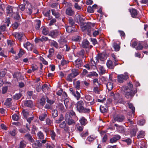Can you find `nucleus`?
<instances>
[{
    "label": "nucleus",
    "mask_w": 148,
    "mask_h": 148,
    "mask_svg": "<svg viewBox=\"0 0 148 148\" xmlns=\"http://www.w3.org/2000/svg\"><path fill=\"white\" fill-rule=\"evenodd\" d=\"M133 87V85L130 82H129L127 83L125 86L123 88L125 92V96L127 99H131L137 92L134 90Z\"/></svg>",
    "instance_id": "f257e3e1"
},
{
    "label": "nucleus",
    "mask_w": 148,
    "mask_h": 148,
    "mask_svg": "<svg viewBox=\"0 0 148 148\" xmlns=\"http://www.w3.org/2000/svg\"><path fill=\"white\" fill-rule=\"evenodd\" d=\"M83 102L80 100L77 102L76 104L77 110L80 113H89L90 112V109L88 108H85L84 106Z\"/></svg>",
    "instance_id": "f03ea898"
},
{
    "label": "nucleus",
    "mask_w": 148,
    "mask_h": 148,
    "mask_svg": "<svg viewBox=\"0 0 148 148\" xmlns=\"http://www.w3.org/2000/svg\"><path fill=\"white\" fill-rule=\"evenodd\" d=\"M71 71V73L69 74L66 77V80L69 82H72L73 79L76 77L79 74L77 71L75 69H72Z\"/></svg>",
    "instance_id": "7ed1b4c3"
},
{
    "label": "nucleus",
    "mask_w": 148,
    "mask_h": 148,
    "mask_svg": "<svg viewBox=\"0 0 148 148\" xmlns=\"http://www.w3.org/2000/svg\"><path fill=\"white\" fill-rule=\"evenodd\" d=\"M13 35L17 40H18L20 42L22 41L24 39L26 38L24 33L23 32L14 33Z\"/></svg>",
    "instance_id": "20e7f679"
},
{
    "label": "nucleus",
    "mask_w": 148,
    "mask_h": 148,
    "mask_svg": "<svg viewBox=\"0 0 148 148\" xmlns=\"http://www.w3.org/2000/svg\"><path fill=\"white\" fill-rule=\"evenodd\" d=\"M117 78L118 82L120 83H122L128 79V73H125L123 74L118 75Z\"/></svg>",
    "instance_id": "39448f33"
},
{
    "label": "nucleus",
    "mask_w": 148,
    "mask_h": 148,
    "mask_svg": "<svg viewBox=\"0 0 148 148\" xmlns=\"http://www.w3.org/2000/svg\"><path fill=\"white\" fill-rule=\"evenodd\" d=\"M85 98L87 101H92L91 102H86L85 101V103L86 104H88V106H90L93 105L95 103L94 99L92 97L89 95H86L85 96Z\"/></svg>",
    "instance_id": "423d86ee"
},
{
    "label": "nucleus",
    "mask_w": 148,
    "mask_h": 148,
    "mask_svg": "<svg viewBox=\"0 0 148 148\" xmlns=\"http://www.w3.org/2000/svg\"><path fill=\"white\" fill-rule=\"evenodd\" d=\"M125 119L124 116L122 114H117L114 116V120L118 122H122Z\"/></svg>",
    "instance_id": "0eeeda50"
},
{
    "label": "nucleus",
    "mask_w": 148,
    "mask_h": 148,
    "mask_svg": "<svg viewBox=\"0 0 148 148\" xmlns=\"http://www.w3.org/2000/svg\"><path fill=\"white\" fill-rule=\"evenodd\" d=\"M70 91L71 93L76 98L77 100H79L80 97V95L79 92L77 91L75 92L72 88H70Z\"/></svg>",
    "instance_id": "6e6552de"
},
{
    "label": "nucleus",
    "mask_w": 148,
    "mask_h": 148,
    "mask_svg": "<svg viewBox=\"0 0 148 148\" xmlns=\"http://www.w3.org/2000/svg\"><path fill=\"white\" fill-rule=\"evenodd\" d=\"M117 65V64L116 63H114V65L112 61L110 60H108L106 63L107 67L110 69H113L114 66Z\"/></svg>",
    "instance_id": "1a4fd4ad"
},
{
    "label": "nucleus",
    "mask_w": 148,
    "mask_h": 148,
    "mask_svg": "<svg viewBox=\"0 0 148 148\" xmlns=\"http://www.w3.org/2000/svg\"><path fill=\"white\" fill-rule=\"evenodd\" d=\"M58 34V32L57 30H54L50 32L49 33V36L52 38H55L57 36Z\"/></svg>",
    "instance_id": "9d476101"
},
{
    "label": "nucleus",
    "mask_w": 148,
    "mask_h": 148,
    "mask_svg": "<svg viewBox=\"0 0 148 148\" xmlns=\"http://www.w3.org/2000/svg\"><path fill=\"white\" fill-rule=\"evenodd\" d=\"M24 47L26 48L28 51H32L33 45L29 42H27L23 45Z\"/></svg>",
    "instance_id": "9b49d317"
},
{
    "label": "nucleus",
    "mask_w": 148,
    "mask_h": 148,
    "mask_svg": "<svg viewBox=\"0 0 148 148\" xmlns=\"http://www.w3.org/2000/svg\"><path fill=\"white\" fill-rule=\"evenodd\" d=\"M121 138V136L118 135H115L113 136L110 140V142L113 143L116 142Z\"/></svg>",
    "instance_id": "f8f14e48"
},
{
    "label": "nucleus",
    "mask_w": 148,
    "mask_h": 148,
    "mask_svg": "<svg viewBox=\"0 0 148 148\" xmlns=\"http://www.w3.org/2000/svg\"><path fill=\"white\" fill-rule=\"evenodd\" d=\"M32 147L34 148H40L42 146V144L39 141H36L32 144Z\"/></svg>",
    "instance_id": "ddd939ff"
},
{
    "label": "nucleus",
    "mask_w": 148,
    "mask_h": 148,
    "mask_svg": "<svg viewBox=\"0 0 148 148\" xmlns=\"http://www.w3.org/2000/svg\"><path fill=\"white\" fill-rule=\"evenodd\" d=\"M65 121L69 125H72L75 123V122L73 119L68 117H65Z\"/></svg>",
    "instance_id": "4468645a"
},
{
    "label": "nucleus",
    "mask_w": 148,
    "mask_h": 148,
    "mask_svg": "<svg viewBox=\"0 0 148 148\" xmlns=\"http://www.w3.org/2000/svg\"><path fill=\"white\" fill-rule=\"evenodd\" d=\"M75 64L76 67L78 68L82 65V61L80 59H77L75 61Z\"/></svg>",
    "instance_id": "2eb2a0df"
},
{
    "label": "nucleus",
    "mask_w": 148,
    "mask_h": 148,
    "mask_svg": "<svg viewBox=\"0 0 148 148\" xmlns=\"http://www.w3.org/2000/svg\"><path fill=\"white\" fill-rule=\"evenodd\" d=\"M59 126L61 128L64 129V130L65 131H67L69 130V127L67 126H66V123L64 121L60 123Z\"/></svg>",
    "instance_id": "dca6fc26"
},
{
    "label": "nucleus",
    "mask_w": 148,
    "mask_h": 148,
    "mask_svg": "<svg viewBox=\"0 0 148 148\" xmlns=\"http://www.w3.org/2000/svg\"><path fill=\"white\" fill-rule=\"evenodd\" d=\"M64 102L65 107L66 108L69 106L70 108H71V106H72V103L70 102L69 99L67 98L65 99Z\"/></svg>",
    "instance_id": "f3484780"
},
{
    "label": "nucleus",
    "mask_w": 148,
    "mask_h": 148,
    "mask_svg": "<svg viewBox=\"0 0 148 148\" xmlns=\"http://www.w3.org/2000/svg\"><path fill=\"white\" fill-rule=\"evenodd\" d=\"M75 113L73 110H71L67 112L65 115V117L71 118L72 117L75 116Z\"/></svg>",
    "instance_id": "a211bd4d"
},
{
    "label": "nucleus",
    "mask_w": 148,
    "mask_h": 148,
    "mask_svg": "<svg viewBox=\"0 0 148 148\" xmlns=\"http://www.w3.org/2000/svg\"><path fill=\"white\" fill-rule=\"evenodd\" d=\"M114 126L118 127L117 130L119 132L121 133H123L125 131V129L123 126H119L118 125L116 124H115Z\"/></svg>",
    "instance_id": "6ab92c4d"
},
{
    "label": "nucleus",
    "mask_w": 148,
    "mask_h": 148,
    "mask_svg": "<svg viewBox=\"0 0 148 148\" xmlns=\"http://www.w3.org/2000/svg\"><path fill=\"white\" fill-rule=\"evenodd\" d=\"M66 12L67 15L70 16H72L74 14V11L70 8H69L66 9Z\"/></svg>",
    "instance_id": "aec40b11"
},
{
    "label": "nucleus",
    "mask_w": 148,
    "mask_h": 148,
    "mask_svg": "<svg viewBox=\"0 0 148 148\" xmlns=\"http://www.w3.org/2000/svg\"><path fill=\"white\" fill-rule=\"evenodd\" d=\"M24 104L25 106L29 107H32L33 106L32 101L31 100H27L25 101Z\"/></svg>",
    "instance_id": "412c9836"
},
{
    "label": "nucleus",
    "mask_w": 148,
    "mask_h": 148,
    "mask_svg": "<svg viewBox=\"0 0 148 148\" xmlns=\"http://www.w3.org/2000/svg\"><path fill=\"white\" fill-rule=\"evenodd\" d=\"M130 12L132 17L136 18L137 16L138 13L136 10L132 9L130 10Z\"/></svg>",
    "instance_id": "4be33fe9"
},
{
    "label": "nucleus",
    "mask_w": 148,
    "mask_h": 148,
    "mask_svg": "<svg viewBox=\"0 0 148 148\" xmlns=\"http://www.w3.org/2000/svg\"><path fill=\"white\" fill-rule=\"evenodd\" d=\"M89 42L87 40H84L82 43V47L84 48H88L89 46Z\"/></svg>",
    "instance_id": "5701e85b"
},
{
    "label": "nucleus",
    "mask_w": 148,
    "mask_h": 148,
    "mask_svg": "<svg viewBox=\"0 0 148 148\" xmlns=\"http://www.w3.org/2000/svg\"><path fill=\"white\" fill-rule=\"evenodd\" d=\"M80 82L79 80L77 81L76 82H73L74 88L77 90H79L80 87Z\"/></svg>",
    "instance_id": "b1692460"
},
{
    "label": "nucleus",
    "mask_w": 148,
    "mask_h": 148,
    "mask_svg": "<svg viewBox=\"0 0 148 148\" xmlns=\"http://www.w3.org/2000/svg\"><path fill=\"white\" fill-rule=\"evenodd\" d=\"M79 121L81 125H85L87 123L86 119L84 117H81L79 120Z\"/></svg>",
    "instance_id": "393cba45"
},
{
    "label": "nucleus",
    "mask_w": 148,
    "mask_h": 148,
    "mask_svg": "<svg viewBox=\"0 0 148 148\" xmlns=\"http://www.w3.org/2000/svg\"><path fill=\"white\" fill-rule=\"evenodd\" d=\"M83 127L82 125H80L79 123L77 124L76 125L75 128L77 131L81 132L83 130Z\"/></svg>",
    "instance_id": "a878e982"
},
{
    "label": "nucleus",
    "mask_w": 148,
    "mask_h": 148,
    "mask_svg": "<svg viewBox=\"0 0 148 148\" xmlns=\"http://www.w3.org/2000/svg\"><path fill=\"white\" fill-rule=\"evenodd\" d=\"M76 17L78 21H79L82 23H83L84 19L82 16L80 15L77 14L76 15Z\"/></svg>",
    "instance_id": "bb28decb"
},
{
    "label": "nucleus",
    "mask_w": 148,
    "mask_h": 148,
    "mask_svg": "<svg viewBox=\"0 0 148 148\" xmlns=\"http://www.w3.org/2000/svg\"><path fill=\"white\" fill-rule=\"evenodd\" d=\"M143 47V42H139L137 46L136 47V49L137 50H140L142 49Z\"/></svg>",
    "instance_id": "cd10ccee"
},
{
    "label": "nucleus",
    "mask_w": 148,
    "mask_h": 148,
    "mask_svg": "<svg viewBox=\"0 0 148 148\" xmlns=\"http://www.w3.org/2000/svg\"><path fill=\"white\" fill-rule=\"evenodd\" d=\"M95 58L96 60V63H97L99 60L103 61L106 59V56H96Z\"/></svg>",
    "instance_id": "c85d7f7f"
},
{
    "label": "nucleus",
    "mask_w": 148,
    "mask_h": 148,
    "mask_svg": "<svg viewBox=\"0 0 148 148\" xmlns=\"http://www.w3.org/2000/svg\"><path fill=\"white\" fill-rule=\"evenodd\" d=\"M100 109L101 112L102 113L106 112L108 110V108L106 106H101Z\"/></svg>",
    "instance_id": "c756f323"
},
{
    "label": "nucleus",
    "mask_w": 148,
    "mask_h": 148,
    "mask_svg": "<svg viewBox=\"0 0 148 148\" xmlns=\"http://www.w3.org/2000/svg\"><path fill=\"white\" fill-rule=\"evenodd\" d=\"M25 137L29 141L33 142L34 140L32 138L31 135L29 134H27L25 136Z\"/></svg>",
    "instance_id": "7c9ffc66"
},
{
    "label": "nucleus",
    "mask_w": 148,
    "mask_h": 148,
    "mask_svg": "<svg viewBox=\"0 0 148 148\" xmlns=\"http://www.w3.org/2000/svg\"><path fill=\"white\" fill-rule=\"evenodd\" d=\"M13 12V7L11 6H8L6 8V12L8 14H11Z\"/></svg>",
    "instance_id": "2f4dec72"
},
{
    "label": "nucleus",
    "mask_w": 148,
    "mask_h": 148,
    "mask_svg": "<svg viewBox=\"0 0 148 148\" xmlns=\"http://www.w3.org/2000/svg\"><path fill=\"white\" fill-rule=\"evenodd\" d=\"M51 12L53 15L56 18H58L60 17V14L58 12H56L55 10H51Z\"/></svg>",
    "instance_id": "473e14b6"
},
{
    "label": "nucleus",
    "mask_w": 148,
    "mask_h": 148,
    "mask_svg": "<svg viewBox=\"0 0 148 148\" xmlns=\"http://www.w3.org/2000/svg\"><path fill=\"white\" fill-rule=\"evenodd\" d=\"M101 31L100 29H96L94 30L93 35L95 37L98 35L99 33Z\"/></svg>",
    "instance_id": "72a5a7b5"
},
{
    "label": "nucleus",
    "mask_w": 148,
    "mask_h": 148,
    "mask_svg": "<svg viewBox=\"0 0 148 148\" xmlns=\"http://www.w3.org/2000/svg\"><path fill=\"white\" fill-rule=\"evenodd\" d=\"M106 86L109 90H111L113 88V84L111 82H108L106 85Z\"/></svg>",
    "instance_id": "f704fd0d"
},
{
    "label": "nucleus",
    "mask_w": 148,
    "mask_h": 148,
    "mask_svg": "<svg viewBox=\"0 0 148 148\" xmlns=\"http://www.w3.org/2000/svg\"><path fill=\"white\" fill-rule=\"evenodd\" d=\"M43 34L47 35L49 33V29L48 28L44 27L42 28V31Z\"/></svg>",
    "instance_id": "c9c22d12"
},
{
    "label": "nucleus",
    "mask_w": 148,
    "mask_h": 148,
    "mask_svg": "<svg viewBox=\"0 0 148 148\" xmlns=\"http://www.w3.org/2000/svg\"><path fill=\"white\" fill-rule=\"evenodd\" d=\"M58 108L60 109V110L62 112H64L65 109L63 105L61 103H59L58 106Z\"/></svg>",
    "instance_id": "e433bc0d"
},
{
    "label": "nucleus",
    "mask_w": 148,
    "mask_h": 148,
    "mask_svg": "<svg viewBox=\"0 0 148 148\" xmlns=\"http://www.w3.org/2000/svg\"><path fill=\"white\" fill-rule=\"evenodd\" d=\"M88 25L87 24H82L81 25V30L82 31H84L87 29L88 27H89Z\"/></svg>",
    "instance_id": "4c0bfd02"
},
{
    "label": "nucleus",
    "mask_w": 148,
    "mask_h": 148,
    "mask_svg": "<svg viewBox=\"0 0 148 148\" xmlns=\"http://www.w3.org/2000/svg\"><path fill=\"white\" fill-rule=\"evenodd\" d=\"M52 114L53 117L55 118L58 116V112L56 110H53L52 111Z\"/></svg>",
    "instance_id": "58836bf2"
},
{
    "label": "nucleus",
    "mask_w": 148,
    "mask_h": 148,
    "mask_svg": "<svg viewBox=\"0 0 148 148\" xmlns=\"http://www.w3.org/2000/svg\"><path fill=\"white\" fill-rule=\"evenodd\" d=\"M67 32L68 33L72 32L73 31V28L70 26H66L65 27Z\"/></svg>",
    "instance_id": "ea45409f"
},
{
    "label": "nucleus",
    "mask_w": 148,
    "mask_h": 148,
    "mask_svg": "<svg viewBox=\"0 0 148 148\" xmlns=\"http://www.w3.org/2000/svg\"><path fill=\"white\" fill-rule=\"evenodd\" d=\"M47 115L46 113H44L39 116V119L41 121L44 120L45 118L47 117Z\"/></svg>",
    "instance_id": "a19ab883"
},
{
    "label": "nucleus",
    "mask_w": 148,
    "mask_h": 148,
    "mask_svg": "<svg viewBox=\"0 0 148 148\" xmlns=\"http://www.w3.org/2000/svg\"><path fill=\"white\" fill-rule=\"evenodd\" d=\"M51 45L56 48H58V44L57 42L54 40L51 41Z\"/></svg>",
    "instance_id": "79ce46f5"
},
{
    "label": "nucleus",
    "mask_w": 148,
    "mask_h": 148,
    "mask_svg": "<svg viewBox=\"0 0 148 148\" xmlns=\"http://www.w3.org/2000/svg\"><path fill=\"white\" fill-rule=\"evenodd\" d=\"M98 75L95 72H90L88 75L87 76L90 77L92 76H95L96 77H98Z\"/></svg>",
    "instance_id": "37998d69"
},
{
    "label": "nucleus",
    "mask_w": 148,
    "mask_h": 148,
    "mask_svg": "<svg viewBox=\"0 0 148 148\" xmlns=\"http://www.w3.org/2000/svg\"><path fill=\"white\" fill-rule=\"evenodd\" d=\"M42 90L43 92H45L47 90H48L49 88L47 84H45L42 86Z\"/></svg>",
    "instance_id": "c03bdc74"
},
{
    "label": "nucleus",
    "mask_w": 148,
    "mask_h": 148,
    "mask_svg": "<svg viewBox=\"0 0 148 148\" xmlns=\"http://www.w3.org/2000/svg\"><path fill=\"white\" fill-rule=\"evenodd\" d=\"M6 29V26L5 25H3L0 27V34H2V32L5 31Z\"/></svg>",
    "instance_id": "a18cd8bd"
},
{
    "label": "nucleus",
    "mask_w": 148,
    "mask_h": 148,
    "mask_svg": "<svg viewBox=\"0 0 148 148\" xmlns=\"http://www.w3.org/2000/svg\"><path fill=\"white\" fill-rule=\"evenodd\" d=\"M113 47L114 48L115 51H119L120 49L119 45L115 43L113 45Z\"/></svg>",
    "instance_id": "49530a36"
},
{
    "label": "nucleus",
    "mask_w": 148,
    "mask_h": 148,
    "mask_svg": "<svg viewBox=\"0 0 148 148\" xmlns=\"http://www.w3.org/2000/svg\"><path fill=\"white\" fill-rule=\"evenodd\" d=\"M128 106L132 110V113H133L134 112L135 108L134 107L133 105L130 103H128Z\"/></svg>",
    "instance_id": "de8ad7c7"
},
{
    "label": "nucleus",
    "mask_w": 148,
    "mask_h": 148,
    "mask_svg": "<svg viewBox=\"0 0 148 148\" xmlns=\"http://www.w3.org/2000/svg\"><path fill=\"white\" fill-rule=\"evenodd\" d=\"M37 135L39 139H42L44 138L43 134L41 132H38L37 134Z\"/></svg>",
    "instance_id": "09e8293b"
},
{
    "label": "nucleus",
    "mask_w": 148,
    "mask_h": 148,
    "mask_svg": "<svg viewBox=\"0 0 148 148\" xmlns=\"http://www.w3.org/2000/svg\"><path fill=\"white\" fill-rule=\"evenodd\" d=\"M144 133V132L143 131H140L137 136L138 138H143L145 136Z\"/></svg>",
    "instance_id": "8fccbe9b"
},
{
    "label": "nucleus",
    "mask_w": 148,
    "mask_h": 148,
    "mask_svg": "<svg viewBox=\"0 0 148 148\" xmlns=\"http://www.w3.org/2000/svg\"><path fill=\"white\" fill-rule=\"evenodd\" d=\"M23 113L24 117L25 118H27L29 115L28 112L25 110H23Z\"/></svg>",
    "instance_id": "3c124183"
},
{
    "label": "nucleus",
    "mask_w": 148,
    "mask_h": 148,
    "mask_svg": "<svg viewBox=\"0 0 148 148\" xmlns=\"http://www.w3.org/2000/svg\"><path fill=\"white\" fill-rule=\"evenodd\" d=\"M46 99L44 97H42L40 100V103L42 106H43L45 103Z\"/></svg>",
    "instance_id": "603ef678"
},
{
    "label": "nucleus",
    "mask_w": 148,
    "mask_h": 148,
    "mask_svg": "<svg viewBox=\"0 0 148 148\" xmlns=\"http://www.w3.org/2000/svg\"><path fill=\"white\" fill-rule=\"evenodd\" d=\"M69 22L70 24L72 26H73L75 24L74 21L73 20V19L70 17L69 19Z\"/></svg>",
    "instance_id": "864d4df0"
},
{
    "label": "nucleus",
    "mask_w": 148,
    "mask_h": 148,
    "mask_svg": "<svg viewBox=\"0 0 148 148\" xmlns=\"http://www.w3.org/2000/svg\"><path fill=\"white\" fill-rule=\"evenodd\" d=\"M21 94L19 93L16 94L13 96L14 98L16 100H18L21 97Z\"/></svg>",
    "instance_id": "5fc2aeb1"
},
{
    "label": "nucleus",
    "mask_w": 148,
    "mask_h": 148,
    "mask_svg": "<svg viewBox=\"0 0 148 148\" xmlns=\"http://www.w3.org/2000/svg\"><path fill=\"white\" fill-rule=\"evenodd\" d=\"M40 20H38L37 21V23L36 25V28L37 30H38L40 27Z\"/></svg>",
    "instance_id": "6e6d98bb"
},
{
    "label": "nucleus",
    "mask_w": 148,
    "mask_h": 148,
    "mask_svg": "<svg viewBox=\"0 0 148 148\" xmlns=\"http://www.w3.org/2000/svg\"><path fill=\"white\" fill-rule=\"evenodd\" d=\"M50 135L51 137L53 140H54L56 136V134L54 131H51L50 132Z\"/></svg>",
    "instance_id": "4d7b16f0"
},
{
    "label": "nucleus",
    "mask_w": 148,
    "mask_h": 148,
    "mask_svg": "<svg viewBox=\"0 0 148 148\" xmlns=\"http://www.w3.org/2000/svg\"><path fill=\"white\" fill-rule=\"evenodd\" d=\"M98 67L101 73L103 74L105 73V71L103 66L100 65L98 66Z\"/></svg>",
    "instance_id": "13d9d810"
},
{
    "label": "nucleus",
    "mask_w": 148,
    "mask_h": 148,
    "mask_svg": "<svg viewBox=\"0 0 148 148\" xmlns=\"http://www.w3.org/2000/svg\"><path fill=\"white\" fill-rule=\"evenodd\" d=\"M88 12L90 13H93L94 12L93 8L91 6H88L87 9Z\"/></svg>",
    "instance_id": "bf43d9fd"
},
{
    "label": "nucleus",
    "mask_w": 148,
    "mask_h": 148,
    "mask_svg": "<svg viewBox=\"0 0 148 148\" xmlns=\"http://www.w3.org/2000/svg\"><path fill=\"white\" fill-rule=\"evenodd\" d=\"M122 141L126 143L128 145H130L132 143V140L130 138L123 140Z\"/></svg>",
    "instance_id": "052dcab7"
},
{
    "label": "nucleus",
    "mask_w": 148,
    "mask_h": 148,
    "mask_svg": "<svg viewBox=\"0 0 148 148\" xmlns=\"http://www.w3.org/2000/svg\"><path fill=\"white\" fill-rule=\"evenodd\" d=\"M93 91L96 93L99 94V89L97 87H94L93 89Z\"/></svg>",
    "instance_id": "680f3d73"
},
{
    "label": "nucleus",
    "mask_w": 148,
    "mask_h": 148,
    "mask_svg": "<svg viewBox=\"0 0 148 148\" xmlns=\"http://www.w3.org/2000/svg\"><path fill=\"white\" fill-rule=\"evenodd\" d=\"M94 139L95 137L93 136L90 135L87 138V140L91 142Z\"/></svg>",
    "instance_id": "e2e57ef3"
},
{
    "label": "nucleus",
    "mask_w": 148,
    "mask_h": 148,
    "mask_svg": "<svg viewBox=\"0 0 148 148\" xmlns=\"http://www.w3.org/2000/svg\"><path fill=\"white\" fill-rule=\"evenodd\" d=\"M25 51L23 49H20L19 52L18 53V56H22L24 54Z\"/></svg>",
    "instance_id": "0e129e2a"
},
{
    "label": "nucleus",
    "mask_w": 148,
    "mask_h": 148,
    "mask_svg": "<svg viewBox=\"0 0 148 148\" xmlns=\"http://www.w3.org/2000/svg\"><path fill=\"white\" fill-rule=\"evenodd\" d=\"M113 98L114 100L116 101V102H117L119 98V94L118 93L115 94Z\"/></svg>",
    "instance_id": "69168bd1"
},
{
    "label": "nucleus",
    "mask_w": 148,
    "mask_h": 148,
    "mask_svg": "<svg viewBox=\"0 0 148 148\" xmlns=\"http://www.w3.org/2000/svg\"><path fill=\"white\" fill-rule=\"evenodd\" d=\"M40 60L45 65L48 64V62L47 61H46L43 58L40 56Z\"/></svg>",
    "instance_id": "338daca9"
},
{
    "label": "nucleus",
    "mask_w": 148,
    "mask_h": 148,
    "mask_svg": "<svg viewBox=\"0 0 148 148\" xmlns=\"http://www.w3.org/2000/svg\"><path fill=\"white\" fill-rule=\"evenodd\" d=\"M26 146V144L24 141H21L20 144V148H24Z\"/></svg>",
    "instance_id": "774afa93"
}]
</instances>
